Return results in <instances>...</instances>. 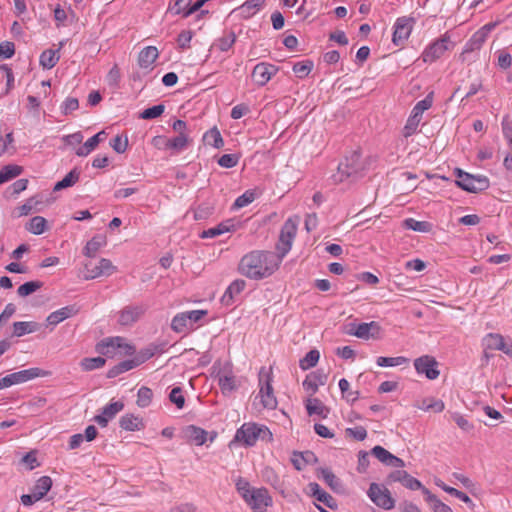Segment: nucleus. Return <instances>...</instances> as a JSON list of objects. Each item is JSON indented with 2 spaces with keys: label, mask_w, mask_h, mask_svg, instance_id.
<instances>
[{
  "label": "nucleus",
  "mask_w": 512,
  "mask_h": 512,
  "mask_svg": "<svg viewBox=\"0 0 512 512\" xmlns=\"http://www.w3.org/2000/svg\"><path fill=\"white\" fill-rule=\"evenodd\" d=\"M368 496L376 506L382 509L391 510L395 507V500L383 485L372 483L368 489Z\"/></svg>",
  "instance_id": "14"
},
{
  "label": "nucleus",
  "mask_w": 512,
  "mask_h": 512,
  "mask_svg": "<svg viewBox=\"0 0 512 512\" xmlns=\"http://www.w3.org/2000/svg\"><path fill=\"white\" fill-rule=\"evenodd\" d=\"M22 173V167L18 165H7L0 171V185L19 176Z\"/></svg>",
  "instance_id": "52"
},
{
  "label": "nucleus",
  "mask_w": 512,
  "mask_h": 512,
  "mask_svg": "<svg viewBox=\"0 0 512 512\" xmlns=\"http://www.w3.org/2000/svg\"><path fill=\"white\" fill-rule=\"evenodd\" d=\"M420 123L421 121H419L418 118L410 115L406 121V124L403 127L402 135L405 138L414 135L417 132Z\"/></svg>",
  "instance_id": "56"
},
{
  "label": "nucleus",
  "mask_w": 512,
  "mask_h": 512,
  "mask_svg": "<svg viewBox=\"0 0 512 512\" xmlns=\"http://www.w3.org/2000/svg\"><path fill=\"white\" fill-rule=\"evenodd\" d=\"M159 57V51L155 46L143 48L138 55V63L142 68H150Z\"/></svg>",
  "instance_id": "28"
},
{
  "label": "nucleus",
  "mask_w": 512,
  "mask_h": 512,
  "mask_svg": "<svg viewBox=\"0 0 512 512\" xmlns=\"http://www.w3.org/2000/svg\"><path fill=\"white\" fill-rule=\"evenodd\" d=\"M124 408V403L121 401L112 402L103 407L100 414L95 416V422L101 427H106L110 420H112Z\"/></svg>",
  "instance_id": "21"
},
{
  "label": "nucleus",
  "mask_w": 512,
  "mask_h": 512,
  "mask_svg": "<svg viewBox=\"0 0 512 512\" xmlns=\"http://www.w3.org/2000/svg\"><path fill=\"white\" fill-rule=\"evenodd\" d=\"M339 389L342 393L343 399H345L348 402H355L359 398V392L358 391H352L350 389V383L345 378L340 379L339 381Z\"/></svg>",
  "instance_id": "51"
},
{
  "label": "nucleus",
  "mask_w": 512,
  "mask_h": 512,
  "mask_svg": "<svg viewBox=\"0 0 512 512\" xmlns=\"http://www.w3.org/2000/svg\"><path fill=\"white\" fill-rule=\"evenodd\" d=\"M313 63L311 61L297 62L293 66V72L299 78H305L311 72Z\"/></svg>",
  "instance_id": "58"
},
{
  "label": "nucleus",
  "mask_w": 512,
  "mask_h": 512,
  "mask_svg": "<svg viewBox=\"0 0 512 512\" xmlns=\"http://www.w3.org/2000/svg\"><path fill=\"white\" fill-rule=\"evenodd\" d=\"M312 456L313 454L310 452L305 454L294 452L291 461L297 470H302Z\"/></svg>",
  "instance_id": "60"
},
{
  "label": "nucleus",
  "mask_w": 512,
  "mask_h": 512,
  "mask_svg": "<svg viewBox=\"0 0 512 512\" xmlns=\"http://www.w3.org/2000/svg\"><path fill=\"white\" fill-rule=\"evenodd\" d=\"M278 267L279 263L272 253L255 250L240 259L238 271L249 279L260 280L271 276Z\"/></svg>",
  "instance_id": "1"
},
{
  "label": "nucleus",
  "mask_w": 512,
  "mask_h": 512,
  "mask_svg": "<svg viewBox=\"0 0 512 512\" xmlns=\"http://www.w3.org/2000/svg\"><path fill=\"white\" fill-rule=\"evenodd\" d=\"M164 110H165L164 105H162V104L155 105V106L145 109L140 114V117L142 119H154V118L161 116L163 114Z\"/></svg>",
  "instance_id": "62"
},
{
  "label": "nucleus",
  "mask_w": 512,
  "mask_h": 512,
  "mask_svg": "<svg viewBox=\"0 0 512 512\" xmlns=\"http://www.w3.org/2000/svg\"><path fill=\"white\" fill-rule=\"evenodd\" d=\"M261 5L258 2H244L241 6L233 10V13L249 18L260 10Z\"/></svg>",
  "instance_id": "49"
},
{
  "label": "nucleus",
  "mask_w": 512,
  "mask_h": 512,
  "mask_svg": "<svg viewBox=\"0 0 512 512\" xmlns=\"http://www.w3.org/2000/svg\"><path fill=\"white\" fill-rule=\"evenodd\" d=\"M320 359V352L317 349L310 350L299 362L302 370L306 371L315 367Z\"/></svg>",
  "instance_id": "47"
},
{
  "label": "nucleus",
  "mask_w": 512,
  "mask_h": 512,
  "mask_svg": "<svg viewBox=\"0 0 512 512\" xmlns=\"http://www.w3.org/2000/svg\"><path fill=\"white\" fill-rule=\"evenodd\" d=\"M117 271L116 266L106 258H101L97 263L89 261L84 265L85 279H95L103 276H110Z\"/></svg>",
  "instance_id": "15"
},
{
  "label": "nucleus",
  "mask_w": 512,
  "mask_h": 512,
  "mask_svg": "<svg viewBox=\"0 0 512 512\" xmlns=\"http://www.w3.org/2000/svg\"><path fill=\"white\" fill-rule=\"evenodd\" d=\"M435 484L439 488L444 490L445 492H447L450 495L460 499L461 501H463L467 505L474 506L473 501L471 500V498L467 494L463 493L460 490H457L456 488H453L451 486L446 485L441 479H435Z\"/></svg>",
  "instance_id": "39"
},
{
  "label": "nucleus",
  "mask_w": 512,
  "mask_h": 512,
  "mask_svg": "<svg viewBox=\"0 0 512 512\" xmlns=\"http://www.w3.org/2000/svg\"><path fill=\"white\" fill-rule=\"evenodd\" d=\"M415 406L422 411H433L435 413H440L445 409L444 402L434 397L424 398L417 402Z\"/></svg>",
  "instance_id": "34"
},
{
  "label": "nucleus",
  "mask_w": 512,
  "mask_h": 512,
  "mask_svg": "<svg viewBox=\"0 0 512 512\" xmlns=\"http://www.w3.org/2000/svg\"><path fill=\"white\" fill-rule=\"evenodd\" d=\"M105 359L102 357L83 358L80 361V367L83 371H92L102 368L105 365Z\"/></svg>",
  "instance_id": "53"
},
{
  "label": "nucleus",
  "mask_w": 512,
  "mask_h": 512,
  "mask_svg": "<svg viewBox=\"0 0 512 512\" xmlns=\"http://www.w3.org/2000/svg\"><path fill=\"white\" fill-rule=\"evenodd\" d=\"M207 314L206 310H192L176 314L171 322V328L177 333L185 332L194 323L200 321Z\"/></svg>",
  "instance_id": "12"
},
{
  "label": "nucleus",
  "mask_w": 512,
  "mask_h": 512,
  "mask_svg": "<svg viewBox=\"0 0 512 512\" xmlns=\"http://www.w3.org/2000/svg\"><path fill=\"white\" fill-rule=\"evenodd\" d=\"M239 159L237 154H224L217 162L223 168H233L238 164Z\"/></svg>",
  "instance_id": "63"
},
{
  "label": "nucleus",
  "mask_w": 512,
  "mask_h": 512,
  "mask_svg": "<svg viewBox=\"0 0 512 512\" xmlns=\"http://www.w3.org/2000/svg\"><path fill=\"white\" fill-rule=\"evenodd\" d=\"M152 397V390L143 386L138 390L136 404L141 408L148 407L151 404Z\"/></svg>",
  "instance_id": "55"
},
{
  "label": "nucleus",
  "mask_w": 512,
  "mask_h": 512,
  "mask_svg": "<svg viewBox=\"0 0 512 512\" xmlns=\"http://www.w3.org/2000/svg\"><path fill=\"white\" fill-rule=\"evenodd\" d=\"M308 488L311 494L324 505L331 509H335L337 507L336 500L327 492L321 489L318 483L312 482L308 485Z\"/></svg>",
  "instance_id": "27"
},
{
  "label": "nucleus",
  "mask_w": 512,
  "mask_h": 512,
  "mask_svg": "<svg viewBox=\"0 0 512 512\" xmlns=\"http://www.w3.org/2000/svg\"><path fill=\"white\" fill-rule=\"evenodd\" d=\"M273 373L271 369L262 367L258 374V393L255 395L253 405L258 411L274 410L278 405L273 388Z\"/></svg>",
  "instance_id": "3"
},
{
  "label": "nucleus",
  "mask_w": 512,
  "mask_h": 512,
  "mask_svg": "<svg viewBox=\"0 0 512 512\" xmlns=\"http://www.w3.org/2000/svg\"><path fill=\"white\" fill-rule=\"evenodd\" d=\"M172 129L177 135L169 138V150L172 153H180L186 150L192 143L190 131L186 122L180 119L173 122Z\"/></svg>",
  "instance_id": "8"
},
{
  "label": "nucleus",
  "mask_w": 512,
  "mask_h": 512,
  "mask_svg": "<svg viewBox=\"0 0 512 512\" xmlns=\"http://www.w3.org/2000/svg\"><path fill=\"white\" fill-rule=\"evenodd\" d=\"M203 142L205 145L216 149H220L224 146V140L217 127H213L204 133Z\"/></svg>",
  "instance_id": "35"
},
{
  "label": "nucleus",
  "mask_w": 512,
  "mask_h": 512,
  "mask_svg": "<svg viewBox=\"0 0 512 512\" xmlns=\"http://www.w3.org/2000/svg\"><path fill=\"white\" fill-rule=\"evenodd\" d=\"M119 426L125 431H140L144 429L145 424L140 416L127 413L121 416Z\"/></svg>",
  "instance_id": "26"
},
{
  "label": "nucleus",
  "mask_w": 512,
  "mask_h": 512,
  "mask_svg": "<svg viewBox=\"0 0 512 512\" xmlns=\"http://www.w3.org/2000/svg\"><path fill=\"white\" fill-rule=\"evenodd\" d=\"M298 224L299 217L297 216L288 218L283 224L277 244V251L280 254V258L286 256V254L291 250L297 234Z\"/></svg>",
  "instance_id": "7"
},
{
  "label": "nucleus",
  "mask_w": 512,
  "mask_h": 512,
  "mask_svg": "<svg viewBox=\"0 0 512 512\" xmlns=\"http://www.w3.org/2000/svg\"><path fill=\"white\" fill-rule=\"evenodd\" d=\"M244 501L253 512H266L273 504V499L266 488H255Z\"/></svg>",
  "instance_id": "13"
},
{
  "label": "nucleus",
  "mask_w": 512,
  "mask_h": 512,
  "mask_svg": "<svg viewBox=\"0 0 512 512\" xmlns=\"http://www.w3.org/2000/svg\"><path fill=\"white\" fill-rule=\"evenodd\" d=\"M79 180V172L76 170L70 171L61 181H58L54 186V191L73 186Z\"/></svg>",
  "instance_id": "54"
},
{
  "label": "nucleus",
  "mask_w": 512,
  "mask_h": 512,
  "mask_svg": "<svg viewBox=\"0 0 512 512\" xmlns=\"http://www.w3.org/2000/svg\"><path fill=\"white\" fill-rule=\"evenodd\" d=\"M372 164V159L362 156L359 151H352L339 163L337 171L332 175L334 183H343L351 177L358 176L366 171Z\"/></svg>",
  "instance_id": "2"
},
{
  "label": "nucleus",
  "mask_w": 512,
  "mask_h": 512,
  "mask_svg": "<svg viewBox=\"0 0 512 512\" xmlns=\"http://www.w3.org/2000/svg\"><path fill=\"white\" fill-rule=\"evenodd\" d=\"M318 477L322 478L325 483L334 491H339L342 487L339 478L328 468H322L318 472Z\"/></svg>",
  "instance_id": "41"
},
{
  "label": "nucleus",
  "mask_w": 512,
  "mask_h": 512,
  "mask_svg": "<svg viewBox=\"0 0 512 512\" xmlns=\"http://www.w3.org/2000/svg\"><path fill=\"white\" fill-rule=\"evenodd\" d=\"M77 312L78 310L74 306L62 307L50 313L46 318V322L48 325L56 326L64 320L74 316Z\"/></svg>",
  "instance_id": "25"
},
{
  "label": "nucleus",
  "mask_w": 512,
  "mask_h": 512,
  "mask_svg": "<svg viewBox=\"0 0 512 512\" xmlns=\"http://www.w3.org/2000/svg\"><path fill=\"white\" fill-rule=\"evenodd\" d=\"M96 351L107 357L132 355L135 348L122 337H110L96 345Z\"/></svg>",
  "instance_id": "5"
},
{
  "label": "nucleus",
  "mask_w": 512,
  "mask_h": 512,
  "mask_svg": "<svg viewBox=\"0 0 512 512\" xmlns=\"http://www.w3.org/2000/svg\"><path fill=\"white\" fill-rule=\"evenodd\" d=\"M346 437H350L357 441H363L367 437V430L362 426L347 428L345 430Z\"/></svg>",
  "instance_id": "61"
},
{
  "label": "nucleus",
  "mask_w": 512,
  "mask_h": 512,
  "mask_svg": "<svg viewBox=\"0 0 512 512\" xmlns=\"http://www.w3.org/2000/svg\"><path fill=\"white\" fill-rule=\"evenodd\" d=\"M28 232L34 235H41L48 229L47 220L42 216H34L25 225Z\"/></svg>",
  "instance_id": "37"
},
{
  "label": "nucleus",
  "mask_w": 512,
  "mask_h": 512,
  "mask_svg": "<svg viewBox=\"0 0 512 512\" xmlns=\"http://www.w3.org/2000/svg\"><path fill=\"white\" fill-rule=\"evenodd\" d=\"M305 406L309 415H319L326 418L329 413V409L317 398H308Z\"/></svg>",
  "instance_id": "36"
},
{
  "label": "nucleus",
  "mask_w": 512,
  "mask_h": 512,
  "mask_svg": "<svg viewBox=\"0 0 512 512\" xmlns=\"http://www.w3.org/2000/svg\"><path fill=\"white\" fill-rule=\"evenodd\" d=\"M415 22V18L408 16L396 19L392 35V42L395 46L403 47L405 45L411 35Z\"/></svg>",
  "instance_id": "11"
},
{
  "label": "nucleus",
  "mask_w": 512,
  "mask_h": 512,
  "mask_svg": "<svg viewBox=\"0 0 512 512\" xmlns=\"http://www.w3.org/2000/svg\"><path fill=\"white\" fill-rule=\"evenodd\" d=\"M38 329V324L35 322H15L13 324V333L17 337H21L25 334L33 333Z\"/></svg>",
  "instance_id": "48"
},
{
  "label": "nucleus",
  "mask_w": 512,
  "mask_h": 512,
  "mask_svg": "<svg viewBox=\"0 0 512 512\" xmlns=\"http://www.w3.org/2000/svg\"><path fill=\"white\" fill-rule=\"evenodd\" d=\"M106 244V240L102 236H95L91 240H89L84 249L83 253L87 257H95L97 252Z\"/></svg>",
  "instance_id": "42"
},
{
  "label": "nucleus",
  "mask_w": 512,
  "mask_h": 512,
  "mask_svg": "<svg viewBox=\"0 0 512 512\" xmlns=\"http://www.w3.org/2000/svg\"><path fill=\"white\" fill-rule=\"evenodd\" d=\"M376 363L379 367H395L409 363V359L404 356L377 358Z\"/></svg>",
  "instance_id": "50"
},
{
  "label": "nucleus",
  "mask_w": 512,
  "mask_h": 512,
  "mask_svg": "<svg viewBox=\"0 0 512 512\" xmlns=\"http://www.w3.org/2000/svg\"><path fill=\"white\" fill-rule=\"evenodd\" d=\"M184 438L188 443L195 444L197 446L203 445L207 441L208 432L200 427L189 425L184 431Z\"/></svg>",
  "instance_id": "24"
},
{
  "label": "nucleus",
  "mask_w": 512,
  "mask_h": 512,
  "mask_svg": "<svg viewBox=\"0 0 512 512\" xmlns=\"http://www.w3.org/2000/svg\"><path fill=\"white\" fill-rule=\"evenodd\" d=\"M235 229H236V227H235L234 222L232 220H227V221L221 222L220 224H218L215 227H212V228H209L207 230H204L200 234V237L202 239L214 238V237H217V236L222 235L224 233H228V232L234 231Z\"/></svg>",
  "instance_id": "29"
},
{
  "label": "nucleus",
  "mask_w": 512,
  "mask_h": 512,
  "mask_svg": "<svg viewBox=\"0 0 512 512\" xmlns=\"http://www.w3.org/2000/svg\"><path fill=\"white\" fill-rule=\"evenodd\" d=\"M350 334L363 340H379L382 338V327L376 321L354 325Z\"/></svg>",
  "instance_id": "17"
},
{
  "label": "nucleus",
  "mask_w": 512,
  "mask_h": 512,
  "mask_svg": "<svg viewBox=\"0 0 512 512\" xmlns=\"http://www.w3.org/2000/svg\"><path fill=\"white\" fill-rule=\"evenodd\" d=\"M50 374V371L43 370L38 367L17 371L0 378V390L13 385L22 384L36 378L48 377Z\"/></svg>",
  "instance_id": "6"
},
{
  "label": "nucleus",
  "mask_w": 512,
  "mask_h": 512,
  "mask_svg": "<svg viewBox=\"0 0 512 512\" xmlns=\"http://www.w3.org/2000/svg\"><path fill=\"white\" fill-rule=\"evenodd\" d=\"M246 287V282L242 279L234 280L226 289L223 295V301L229 304L233 298L239 295Z\"/></svg>",
  "instance_id": "38"
},
{
  "label": "nucleus",
  "mask_w": 512,
  "mask_h": 512,
  "mask_svg": "<svg viewBox=\"0 0 512 512\" xmlns=\"http://www.w3.org/2000/svg\"><path fill=\"white\" fill-rule=\"evenodd\" d=\"M51 487L52 479L49 476H42L36 481L32 492L41 500L48 493Z\"/></svg>",
  "instance_id": "46"
},
{
  "label": "nucleus",
  "mask_w": 512,
  "mask_h": 512,
  "mask_svg": "<svg viewBox=\"0 0 512 512\" xmlns=\"http://www.w3.org/2000/svg\"><path fill=\"white\" fill-rule=\"evenodd\" d=\"M496 27V23L490 22L477 30L471 38L466 42L463 49V54L471 53L480 50L485 41L487 40L491 31Z\"/></svg>",
  "instance_id": "18"
},
{
  "label": "nucleus",
  "mask_w": 512,
  "mask_h": 512,
  "mask_svg": "<svg viewBox=\"0 0 512 512\" xmlns=\"http://www.w3.org/2000/svg\"><path fill=\"white\" fill-rule=\"evenodd\" d=\"M42 287V283L39 281H30L22 284L18 287L17 293L21 297H26Z\"/></svg>",
  "instance_id": "57"
},
{
  "label": "nucleus",
  "mask_w": 512,
  "mask_h": 512,
  "mask_svg": "<svg viewBox=\"0 0 512 512\" xmlns=\"http://www.w3.org/2000/svg\"><path fill=\"white\" fill-rule=\"evenodd\" d=\"M456 176V184L467 192L478 193L489 187V179L486 176H475L460 169H456Z\"/></svg>",
  "instance_id": "10"
},
{
  "label": "nucleus",
  "mask_w": 512,
  "mask_h": 512,
  "mask_svg": "<svg viewBox=\"0 0 512 512\" xmlns=\"http://www.w3.org/2000/svg\"><path fill=\"white\" fill-rule=\"evenodd\" d=\"M403 227L416 232L428 233L432 230L431 223L427 221H418L414 218H407L403 221Z\"/></svg>",
  "instance_id": "44"
},
{
  "label": "nucleus",
  "mask_w": 512,
  "mask_h": 512,
  "mask_svg": "<svg viewBox=\"0 0 512 512\" xmlns=\"http://www.w3.org/2000/svg\"><path fill=\"white\" fill-rule=\"evenodd\" d=\"M204 3L205 2H195L193 5H189V3L186 2H173L168 6L167 13L186 18L198 11Z\"/></svg>",
  "instance_id": "22"
},
{
  "label": "nucleus",
  "mask_w": 512,
  "mask_h": 512,
  "mask_svg": "<svg viewBox=\"0 0 512 512\" xmlns=\"http://www.w3.org/2000/svg\"><path fill=\"white\" fill-rule=\"evenodd\" d=\"M259 440L272 442L273 434L270 429L263 424L246 422L236 430L233 441L241 443L246 447H252Z\"/></svg>",
  "instance_id": "4"
},
{
  "label": "nucleus",
  "mask_w": 512,
  "mask_h": 512,
  "mask_svg": "<svg viewBox=\"0 0 512 512\" xmlns=\"http://www.w3.org/2000/svg\"><path fill=\"white\" fill-rule=\"evenodd\" d=\"M218 384L224 394L231 393L237 388L236 378L231 372L219 375Z\"/></svg>",
  "instance_id": "40"
},
{
  "label": "nucleus",
  "mask_w": 512,
  "mask_h": 512,
  "mask_svg": "<svg viewBox=\"0 0 512 512\" xmlns=\"http://www.w3.org/2000/svg\"><path fill=\"white\" fill-rule=\"evenodd\" d=\"M143 314L140 307H126L119 313L118 322L123 326H129L139 319Z\"/></svg>",
  "instance_id": "31"
},
{
  "label": "nucleus",
  "mask_w": 512,
  "mask_h": 512,
  "mask_svg": "<svg viewBox=\"0 0 512 512\" xmlns=\"http://www.w3.org/2000/svg\"><path fill=\"white\" fill-rule=\"evenodd\" d=\"M62 45L63 43H60V47L58 49H47L41 53L39 62L44 69H51L58 63L60 59L59 51Z\"/></svg>",
  "instance_id": "32"
},
{
  "label": "nucleus",
  "mask_w": 512,
  "mask_h": 512,
  "mask_svg": "<svg viewBox=\"0 0 512 512\" xmlns=\"http://www.w3.org/2000/svg\"><path fill=\"white\" fill-rule=\"evenodd\" d=\"M278 68L269 63H259L257 64L252 71V79L253 81L259 85L264 86L267 84L271 78L277 73Z\"/></svg>",
  "instance_id": "20"
},
{
  "label": "nucleus",
  "mask_w": 512,
  "mask_h": 512,
  "mask_svg": "<svg viewBox=\"0 0 512 512\" xmlns=\"http://www.w3.org/2000/svg\"><path fill=\"white\" fill-rule=\"evenodd\" d=\"M106 136L105 131H100L91 138H89L83 146L79 147L76 151V154L78 156H87L90 154L97 146L98 144L104 140Z\"/></svg>",
  "instance_id": "33"
},
{
  "label": "nucleus",
  "mask_w": 512,
  "mask_h": 512,
  "mask_svg": "<svg viewBox=\"0 0 512 512\" xmlns=\"http://www.w3.org/2000/svg\"><path fill=\"white\" fill-rule=\"evenodd\" d=\"M423 493L426 495V501L431 504L434 512H453L447 504L438 499L428 489H423Z\"/></svg>",
  "instance_id": "45"
},
{
  "label": "nucleus",
  "mask_w": 512,
  "mask_h": 512,
  "mask_svg": "<svg viewBox=\"0 0 512 512\" xmlns=\"http://www.w3.org/2000/svg\"><path fill=\"white\" fill-rule=\"evenodd\" d=\"M482 345L485 351L499 350L512 357V343H507L499 333H488L482 339Z\"/></svg>",
  "instance_id": "19"
},
{
  "label": "nucleus",
  "mask_w": 512,
  "mask_h": 512,
  "mask_svg": "<svg viewBox=\"0 0 512 512\" xmlns=\"http://www.w3.org/2000/svg\"><path fill=\"white\" fill-rule=\"evenodd\" d=\"M454 47L451 37L445 33L441 38L432 42L421 54V58L425 63H433L441 58L447 51Z\"/></svg>",
  "instance_id": "9"
},
{
  "label": "nucleus",
  "mask_w": 512,
  "mask_h": 512,
  "mask_svg": "<svg viewBox=\"0 0 512 512\" xmlns=\"http://www.w3.org/2000/svg\"><path fill=\"white\" fill-rule=\"evenodd\" d=\"M78 108H79V101L77 98H74V97H67L61 105L62 113L65 115L70 114L71 112L77 110Z\"/></svg>",
  "instance_id": "64"
},
{
  "label": "nucleus",
  "mask_w": 512,
  "mask_h": 512,
  "mask_svg": "<svg viewBox=\"0 0 512 512\" xmlns=\"http://www.w3.org/2000/svg\"><path fill=\"white\" fill-rule=\"evenodd\" d=\"M414 368L420 375H425L429 380H435L439 377L437 360L430 355H423L414 360Z\"/></svg>",
  "instance_id": "16"
},
{
  "label": "nucleus",
  "mask_w": 512,
  "mask_h": 512,
  "mask_svg": "<svg viewBox=\"0 0 512 512\" xmlns=\"http://www.w3.org/2000/svg\"><path fill=\"white\" fill-rule=\"evenodd\" d=\"M372 455H374L380 462L383 464L396 467V468H402L404 467V461L393 454H391L388 450L383 448L382 446H375L371 450Z\"/></svg>",
  "instance_id": "23"
},
{
  "label": "nucleus",
  "mask_w": 512,
  "mask_h": 512,
  "mask_svg": "<svg viewBox=\"0 0 512 512\" xmlns=\"http://www.w3.org/2000/svg\"><path fill=\"white\" fill-rule=\"evenodd\" d=\"M235 487L243 499L247 498L248 494L255 489L251 487L250 483L241 476H238L235 479Z\"/></svg>",
  "instance_id": "59"
},
{
  "label": "nucleus",
  "mask_w": 512,
  "mask_h": 512,
  "mask_svg": "<svg viewBox=\"0 0 512 512\" xmlns=\"http://www.w3.org/2000/svg\"><path fill=\"white\" fill-rule=\"evenodd\" d=\"M393 481L402 483L406 488L411 490H418L422 488L421 482L409 475L406 471L400 470L391 474L390 476Z\"/></svg>",
  "instance_id": "30"
},
{
  "label": "nucleus",
  "mask_w": 512,
  "mask_h": 512,
  "mask_svg": "<svg viewBox=\"0 0 512 512\" xmlns=\"http://www.w3.org/2000/svg\"><path fill=\"white\" fill-rule=\"evenodd\" d=\"M433 104V93H429L424 99L416 103L411 111V116H415L419 121L422 120L423 113L430 109Z\"/></svg>",
  "instance_id": "43"
}]
</instances>
